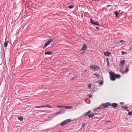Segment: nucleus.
I'll list each match as a JSON object with an SVG mask.
<instances>
[{
    "label": "nucleus",
    "instance_id": "nucleus-1",
    "mask_svg": "<svg viewBox=\"0 0 132 132\" xmlns=\"http://www.w3.org/2000/svg\"><path fill=\"white\" fill-rule=\"evenodd\" d=\"M110 74V77L111 80L114 81L116 79H118L121 77L119 74H116L114 72L111 71L109 72Z\"/></svg>",
    "mask_w": 132,
    "mask_h": 132
},
{
    "label": "nucleus",
    "instance_id": "nucleus-2",
    "mask_svg": "<svg viewBox=\"0 0 132 132\" xmlns=\"http://www.w3.org/2000/svg\"><path fill=\"white\" fill-rule=\"evenodd\" d=\"M53 41L54 40L53 39H49L47 42L45 43L43 47V48L45 49L48 45L51 43V42H53Z\"/></svg>",
    "mask_w": 132,
    "mask_h": 132
},
{
    "label": "nucleus",
    "instance_id": "nucleus-3",
    "mask_svg": "<svg viewBox=\"0 0 132 132\" xmlns=\"http://www.w3.org/2000/svg\"><path fill=\"white\" fill-rule=\"evenodd\" d=\"M71 119H67L63 121L62 122L60 123V125L61 126H63L66 125L67 123L71 122Z\"/></svg>",
    "mask_w": 132,
    "mask_h": 132
},
{
    "label": "nucleus",
    "instance_id": "nucleus-4",
    "mask_svg": "<svg viewBox=\"0 0 132 132\" xmlns=\"http://www.w3.org/2000/svg\"><path fill=\"white\" fill-rule=\"evenodd\" d=\"M90 69H93L94 71L98 70L100 69V67L97 65H92L90 66Z\"/></svg>",
    "mask_w": 132,
    "mask_h": 132
},
{
    "label": "nucleus",
    "instance_id": "nucleus-5",
    "mask_svg": "<svg viewBox=\"0 0 132 132\" xmlns=\"http://www.w3.org/2000/svg\"><path fill=\"white\" fill-rule=\"evenodd\" d=\"M118 105V104L116 103H113L111 104L110 102H108V106H112L113 108H116Z\"/></svg>",
    "mask_w": 132,
    "mask_h": 132
},
{
    "label": "nucleus",
    "instance_id": "nucleus-6",
    "mask_svg": "<svg viewBox=\"0 0 132 132\" xmlns=\"http://www.w3.org/2000/svg\"><path fill=\"white\" fill-rule=\"evenodd\" d=\"M101 106V107L102 109L105 108H107V102L102 104Z\"/></svg>",
    "mask_w": 132,
    "mask_h": 132
},
{
    "label": "nucleus",
    "instance_id": "nucleus-7",
    "mask_svg": "<svg viewBox=\"0 0 132 132\" xmlns=\"http://www.w3.org/2000/svg\"><path fill=\"white\" fill-rule=\"evenodd\" d=\"M87 48V45L85 44H84L82 47L80 51H81V50H85Z\"/></svg>",
    "mask_w": 132,
    "mask_h": 132
},
{
    "label": "nucleus",
    "instance_id": "nucleus-8",
    "mask_svg": "<svg viewBox=\"0 0 132 132\" xmlns=\"http://www.w3.org/2000/svg\"><path fill=\"white\" fill-rule=\"evenodd\" d=\"M45 55H53V53L51 52L50 51H48L47 52H46L45 53Z\"/></svg>",
    "mask_w": 132,
    "mask_h": 132
},
{
    "label": "nucleus",
    "instance_id": "nucleus-9",
    "mask_svg": "<svg viewBox=\"0 0 132 132\" xmlns=\"http://www.w3.org/2000/svg\"><path fill=\"white\" fill-rule=\"evenodd\" d=\"M91 111L90 110H89L88 112L86 113H85L84 114V115L85 116H88L89 114L91 113Z\"/></svg>",
    "mask_w": 132,
    "mask_h": 132
},
{
    "label": "nucleus",
    "instance_id": "nucleus-10",
    "mask_svg": "<svg viewBox=\"0 0 132 132\" xmlns=\"http://www.w3.org/2000/svg\"><path fill=\"white\" fill-rule=\"evenodd\" d=\"M95 114L94 113H91L89 115H88V116L89 118H92L94 116Z\"/></svg>",
    "mask_w": 132,
    "mask_h": 132
},
{
    "label": "nucleus",
    "instance_id": "nucleus-11",
    "mask_svg": "<svg viewBox=\"0 0 132 132\" xmlns=\"http://www.w3.org/2000/svg\"><path fill=\"white\" fill-rule=\"evenodd\" d=\"M64 113V111H60L58 112H57L56 113V114L58 115L59 114H61L63 113Z\"/></svg>",
    "mask_w": 132,
    "mask_h": 132
},
{
    "label": "nucleus",
    "instance_id": "nucleus-12",
    "mask_svg": "<svg viewBox=\"0 0 132 132\" xmlns=\"http://www.w3.org/2000/svg\"><path fill=\"white\" fill-rule=\"evenodd\" d=\"M100 109H102L101 107V106L99 107H98L97 108H95V109H94V111L98 110H99Z\"/></svg>",
    "mask_w": 132,
    "mask_h": 132
},
{
    "label": "nucleus",
    "instance_id": "nucleus-13",
    "mask_svg": "<svg viewBox=\"0 0 132 132\" xmlns=\"http://www.w3.org/2000/svg\"><path fill=\"white\" fill-rule=\"evenodd\" d=\"M119 13L117 11H116L114 13V14L116 15V17H118L119 14Z\"/></svg>",
    "mask_w": 132,
    "mask_h": 132
},
{
    "label": "nucleus",
    "instance_id": "nucleus-14",
    "mask_svg": "<svg viewBox=\"0 0 132 132\" xmlns=\"http://www.w3.org/2000/svg\"><path fill=\"white\" fill-rule=\"evenodd\" d=\"M125 61V60H122L120 62V64L122 65H123L124 64Z\"/></svg>",
    "mask_w": 132,
    "mask_h": 132
},
{
    "label": "nucleus",
    "instance_id": "nucleus-15",
    "mask_svg": "<svg viewBox=\"0 0 132 132\" xmlns=\"http://www.w3.org/2000/svg\"><path fill=\"white\" fill-rule=\"evenodd\" d=\"M18 118L20 121H22L23 119V118L22 116L18 117Z\"/></svg>",
    "mask_w": 132,
    "mask_h": 132
},
{
    "label": "nucleus",
    "instance_id": "nucleus-16",
    "mask_svg": "<svg viewBox=\"0 0 132 132\" xmlns=\"http://www.w3.org/2000/svg\"><path fill=\"white\" fill-rule=\"evenodd\" d=\"M72 106H64V108L66 109H70L72 108Z\"/></svg>",
    "mask_w": 132,
    "mask_h": 132
},
{
    "label": "nucleus",
    "instance_id": "nucleus-17",
    "mask_svg": "<svg viewBox=\"0 0 132 132\" xmlns=\"http://www.w3.org/2000/svg\"><path fill=\"white\" fill-rule=\"evenodd\" d=\"M93 75H95L96 76V77L98 79L100 77V75L98 74L94 73L93 74Z\"/></svg>",
    "mask_w": 132,
    "mask_h": 132
},
{
    "label": "nucleus",
    "instance_id": "nucleus-18",
    "mask_svg": "<svg viewBox=\"0 0 132 132\" xmlns=\"http://www.w3.org/2000/svg\"><path fill=\"white\" fill-rule=\"evenodd\" d=\"M93 24L95 25H97V26H99V23H98V21L96 22V21H94V23Z\"/></svg>",
    "mask_w": 132,
    "mask_h": 132
},
{
    "label": "nucleus",
    "instance_id": "nucleus-19",
    "mask_svg": "<svg viewBox=\"0 0 132 132\" xmlns=\"http://www.w3.org/2000/svg\"><path fill=\"white\" fill-rule=\"evenodd\" d=\"M74 7V5H69L68 7L70 9L73 8Z\"/></svg>",
    "mask_w": 132,
    "mask_h": 132
},
{
    "label": "nucleus",
    "instance_id": "nucleus-20",
    "mask_svg": "<svg viewBox=\"0 0 132 132\" xmlns=\"http://www.w3.org/2000/svg\"><path fill=\"white\" fill-rule=\"evenodd\" d=\"M44 107H48L49 108H51L52 107L50 106L49 105H43Z\"/></svg>",
    "mask_w": 132,
    "mask_h": 132
},
{
    "label": "nucleus",
    "instance_id": "nucleus-21",
    "mask_svg": "<svg viewBox=\"0 0 132 132\" xmlns=\"http://www.w3.org/2000/svg\"><path fill=\"white\" fill-rule=\"evenodd\" d=\"M128 108V107L126 106H122L121 107L122 109H126V110Z\"/></svg>",
    "mask_w": 132,
    "mask_h": 132
},
{
    "label": "nucleus",
    "instance_id": "nucleus-22",
    "mask_svg": "<svg viewBox=\"0 0 132 132\" xmlns=\"http://www.w3.org/2000/svg\"><path fill=\"white\" fill-rule=\"evenodd\" d=\"M43 107H44V106H43V105H42L41 106H36L34 108H41Z\"/></svg>",
    "mask_w": 132,
    "mask_h": 132
},
{
    "label": "nucleus",
    "instance_id": "nucleus-23",
    "mask_svg": "<svg viewBox=\"0 0 132 132\" xmlns=\"http://www.w3.org/2000/svg\"><path fill=\"white\" fill-rule=\"evenodd\" d=\"M57 107L59 108H64V106L62 105H58L57 106Z\"/></svg>",
    "mask_w": 132,
    "mask_h": 132
},
{
    "label": "nucleus",
    "instance_id": "nucleus-24",
    "mask_svg": "<svg viewBox=\"0 0 132 132\" xmlns=\"http://www.w3.org/2000/svg\"><path fill=\"white\" fill-rule=\"evenodd\" d=\"M128 115L129 116H132V112H129L128 114Z\"/></svg>",
    "mask_w": 132,
    "mask_h": 132
},
{
    "label": "nucleus",
    "instance_id": "nucleus-25",
    "mask_svg": "<svg viewBox=\"0 0 132 132\" xmlns=\"http://www.w3.org/2000/svg\"><path fill=\"white\" fill-rule=\"evenodd\" d=\"M90 23L92 24H93L94 23V21H93L92 19H90Z\"/></svg>",
    "mask_w": 132,
    "mask_h": 132
},
{
    "label": "nucleus",
    "instance_id": "nucleus-26",
    "mask_svg": "<svg viewBox=\"0 0 132 132\" xmlns=\"http://www.w3.org/2000/svg\"><path fill=\"white\" fill-rule=\"evenodd\" d=\"M8 44L7 43H5L4 44V47H7Z\"/></svg>",
    "mask_w": 132,
    "mask_h": 132
},
{
    "label": "nucleus",
    "instance_id": "nucleus-27",
    "mask_svg": "<svg viewBox=\"0 0 132 132\" xmlns=\"http://www.w3.org/2000/svg\"><path fill=\"white\" fill-rule=\"evenodd\" d=\"M129 70V69L128 68H127L125 70V72L126 73Z\"/></svg>",
    "mask_w": 132,
    "mask_h": 132
},
{
    "label": "nucleus",
    "instance_id": "nucleus-28",
    "mask_svg": "<svg viewBox=\"0 0 132 132\" xmlns=\"http://www.w3.org/2000/svg\"><path fill=\"white\" fill-rule=\"evenodd\" d=\"M99 84L100 85H102L103 84V82L102 81H100L99 83Z\"/></svg>",
    "mask_w": 132,
    "mask_h": 132
},
{
    "label": "nucleus",
    "instance_id": "nucleus-29",
    "mask_svg": "<svg viewBox=\"0 0 132 132\" xmlns=\"http://www.w3.org/2000/svg\"><path fill=\"white\" fill-rule=\"evenodd\" d=\"M87 96L89 98H91L92 97V95L90 94L88 95Z\"/></svg>",
    "mask_w": 132,
    "mask_h": 132
},
{
    "label": "nucleus",
    "instance_id": "nucleus-30",
    "mask_svg": "<svg viewBox=\"0 0 132 132\" xmlns=\"http://www.w3.org/2000/svg\"><path fill=\"white\" fill-rule=\"evenodd\" d=\"M121 53L122 55H123L125 54H127V53L126 52L124 51H122L121 52Z\"/></svg>",
    "mask_w": 132,
    "mask_h": 132
},
{
    "label": "nucleus",
    "instance_id": "nucleus-31",
    "mask_svg": "<svg viewBox=\"0 0 132 132\" xmlns=\"http://www.w3.org/2000/svg\"><path fill=\"white\" fill-rule=\"evenodd\" d=\"M111 53L108 52V57H109L110 55H111Z\"/></svg>",
    "mask_w": 132,
    "mask_h": 132
},
{
    "label": "nucleus",
    "instance_id": "nucleus-32",
    "mask_svg": "<svg viewBox=\"0 0 132 132\" xmlns=\"http://www.w3.org/2000/svg\"><path fill=\"white\" fill-rule=\"evenodd\" d=\"M104 55L105 56H107V51H106L105 52H104Z\"/></svg>",
    "mask_w": 132,
    "mask_h": 132
},
{
    "label": "nucleus",
    "instance_id": "nucleus-33",
    "mask_svg": "<svg viewBox=\"0 0 132 132\" xmlns=\"http://www.w3.org/2000/svg\"><path fill=\"white\" fill-rule=\"evenodd\" d=\"M91 84H88V87L90 89V88L91 87Z\"/></svg>",
    "mask_w": 132,
    "mask_h": 132
},
{
    "label": "nucleus",
    "instance_id": "nucleus-34",
    "mask_svg": "<svg viewBox=\"0 0 132 132\" xmlns=\"http://www.w3.org/2000/svg\"><path fill=\"white\" fill-rule=\"evenodd\" d=\"M85 125V123H83L82 125V128Z\"/></svg>",
    "mask_w": 132,
    "mask_h": 132
},
{
    "label": "nucleus",
    "instance_id": "nucleus-35",
    "mask_svg": "<svg viewBox=\"0 0 132 132\" xmlns=\"http://www.w3.org/2000/svg\"><path fill=\"white\" fill-rule=\"evenodd\" d=\"M125 41L123 40H121L120 42L123 44L125 42Z\"/></svg>",
    "mask_w": 132,
    "mask_h": 132
},
{
    "label": "nucleus",
    "instance_id": "nucleus-36",
    "mask_svg": "<svg viewBox=\"0 0 132 132\" xmlns=\"http://www.w3.org/2000/svg\"><path fill=\"white\" fill-rule=\"evenodd\" d=\"M129 50H131L132 49V46H131L129 48Z\"/></svg>",
    "mask_w": 132,
    "mask_h": 132
},
{
    "label": "nucleus",
    "instance_id": "nucleus-37",
    "mask_svg": "<svg viewBox=\"0 0 132 132\" xmlns=\"http://www.w3.org/2000/svg\"><path fill=\"white\" fill-rule=\"evenodd\" d=\"M110 64L109 63L108 61V67H109L110 66Z\"/></svg>",
    "mask_w": 132,
    "mask_h": 132
},
{
    "label": "nucleus",
    "instance_id": "nucleus-38",
    "mask_svg": "<svg viewBox=\"0 0 132 132\" xmlns=\"http://www.w3.org/2000/svg\"><path fill=\"white\" fill-rule=\"evenodd\" d=\"M120 104L122 105L124 104V103L123 102H120Z\"/></svg>",
    "mask_w": 132,
    "mask_h": 132
},
{
    "label": "nucleus",
    "instance_id": "nucleus-39",
    "mask_svg": "<svg viewBox=\"0 0 132 132\" xmlns=\"http://www.w3.org/2000/svg\"><path fill=\"white\" fill-rule=\"evenodd\" d=\"M74 79V77H72L71 78V80H73Z\"/></svg>",
    "mask_w": 132,
    "mask_h": 132
},
{
    "label": "nucleus",
    "instance_id": "nucleus-40",
    "mask_svg": "<svg viewBox=\"0 0 132 132\" xmlns=\"http://www.w3.org/2000/svg\"><path fill=\"white\" fill-rule=\"evenodd\" d=\"M96 28L97 29H99V27H96Z\"/></svg>",
    "mask_w": 132,
    "mask_h": 132
},
{
    "label": "nucleus",
    "instance_id": "nucleus-41",
    "mask_svg": "<svg viewBox=\"0 0 132 132\" xmlns=\"http://www.w3.org/2000/svg\"><path fill=\"white\" fill-rule=\"evenodd\" d=\"M5 43H7V44H8V43H9V41H7Z\"/></svg>",
    "mask_w": 132,
    "mask_h": 132
},
{
    "label": "nucleus",
    "instance_id": "nucleus-42",
    "mask_svg": "<svg viewBox=\"0 0 132 132\" xmlns=\"http://www.w3.org/2000/svg\"><path fill=\"white\" fill-rule=\"evenodd\" d=\"M87 70V69H84V72H85Z\"/></svg>",
    "mask_w": 132,
    "mask_h": 132
},
{
    "label": "nucleus",
    "instance_id": "nucleus-43",
    "mask_svg": "<svg viewBox=\"0 0 132 132\" xmlns=\"http://www.w3.org/2000/svg\"><path fill=\"white\" fill-rule=\"evenodd\" d=\"M62 132V130H59L58 132Z\"/></svg>",
    "mask_w": 132,
    "mask_h": 132
},
{
    "label": "nucleus",
    "instance_id": "nucleus-44",
    "mask_svg": "<svg viewBox=\"0 0 132 132\" xmlns=\"http://www.w3.org/2000/svg\"><path fill=\"white\" fill-rule=\"evenodd\" d=\"M125 119L126 120H127L128 119V118H127V117H126L125 118Z\"/></svg>",
    "mask_w": 132,
    "mask_h": 132
},
{
    "label": "nucleus",
    "instance_id": "nucleus-45",
    "mask_svg": "<svg viewBox=\"0 0 132 132\" xmlns=\"http://www.w3.org/2000/svg\"><path fill=\"white\" fill-rule=\"evenodd\" d=\"M126 110L128 112H129V110H128V109H127V110Z\"/></svg>",
    "mask_w": 132,
    "mask_h": 132
},
{
    "label": "nucleus",
    "instance_id": "nucleus-46",
    "mask_svg": "<svg viewBox=\"0 0 132 132\" xmlns=\"http://www.w3.org/2000/svg\"><path fill=\"white\" fill-rule=\"evenodd\" d=\"M85 52L84 51H83L82 53H81L82 54H84V53Z\"/></svg>",
    "mask_w": 132,
    "mask_h": 132
},
{
    "label": "nucleus",
    "instance_id": "nucleus-47",
    "mask_svg": "<svg viewBox=\"0 0 132 132\" xmlns=\"http://www.w3.org/2000/svg\"><path fill=\"white\" fill-rule=\"evenodd\" d=\"M106 62H107V58H106Z\"/></svg>",
    "mask_w": 132,
    "mask_h": 132
},
{
    "label": "nucleus",
    "instance_id": "nucleus-48",
    "mask_svg": "<svg viewBox=\"0 0 132 132\" xmlns=\"http://www.w3.org/2000/svg\"><path fill=\"white\" fill-rule=\"evenodd\" d=\"M35 115H36V114H34L33 115V116H35Z\"/></svg>",
    "mask_w": 132,
    "mask_h": 132
},
{
    "label": "nucleus",
    "instance_id": "nucleus-49",
    "mask_svg": "<svg viewBox=\"0 0 132 132\" xmlns=\"http://www.w3.org/2000/svg\"><path fill=\"white\" fill-rule=\"evenodd\" d=\"M110 122V121H108V122Z\"/></svg>",
    "mask_w": 132,
    "mask_h": 132
},
{
    "label": "nucleus",
    "instance_id": "nucleus-50",
    "mask_svg": "<svg viewBox=\"0 0 132 132\" xmlns=\"http://www.w3.org/2000/svg\"><path fill=\"white\" fill-rule=\"evenodd\" d=\"M82 128H81V129H80V130H82Z\"/></svg>",
    "mask_w": 132,
    "mask_h": 132
},
{
    "label": "nucleus",
    "instance_id": "nucleus-51",
    "mask_svg": "<svg viewBox=\"0 0 132 132\" xmlns=\"http://www.w3.org/2000/svg\"><path fill=\"white\" fill-rule=\"evenodd\" d=\"M105 122H106V123H107V121H105Z\"/></svg>",
    "mask_w": 132,
    "mask_h": 132
},
{
    "label": "nucleus",
    "instance_id": "nucleus-52",
    "mask_svg": "<svg viewBox=\"0 0 132 132\" xmlns=\"http://www.w3.org/2000/svg\"><path fill=\"white\" fill-rule=\"evenodd\" d=\"M108 7H109V5H108Z\"/></svg>",
    "mask_w": 132,
    "mask_h": 132
}]
</instances>
